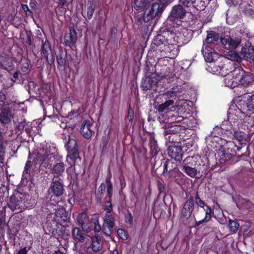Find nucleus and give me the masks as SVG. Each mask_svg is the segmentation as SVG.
I'll return each mask as SVG.
<instances>
[{"mask_svg":"<svg viewBox=\"0 0 254 254\" xmlns=\"http://www.w3.org/2000/svg\"><path fill=\"white\" fill-rule=\"evenodd\" d=\"M228 118V121L223 122L221 127H216L213 130L216 132L225 130L226 132L222 134L223 138H225V135L230 138L234 136L241 144H246L250 139L249 136L240 129L251 130L254 125V120L250 116L246 115L236 106L230 107Z\"/></svg>","mask_w":254,"mask_h":254,"instance_id":"obj_1","label":"nucleus"},{"mask_svg":"<svg viewBox=\"0 0 254 254\" xmlns=\"http://www.w3.org/2000/svg\"><path fill=\"white\" fill-rule=\"evenodd\" d=\"M220 41L225 48L234 49L240 45L241 42V39L238 37H231L226 35L223 37H221Z\"/></svg>","mask_w":254,"mask_h":254,"instance_id":"obj_9","label":"nucleus"},{"mask_svg":"<svg viewBox=\"0 0 254 254\" xmlns=\"http://www.w3.org/2000/svg\"><path fill=\"white\" fill-rule=\"evenodd\" d=\"M13 118V115L8 108L2 109L0 113V121L4 124L9 123Z\"/></svg>","mask_w":254,"mask_h":254,"instance_id":"obj_23","label":"nucleus"},{"mask_svg":"<svg viewBox=\"0 0 254 254\" xmlns=\"http://www.w3.org/2000/svg\"><path fill=\"white\" fill-rule=\"evenodd\" d=\"M225 57L228 60L237 62H240L242 60L239 54L234 51H229L225 55Z\"/></svg>","mask_w":254,"mask_h":254,"instance_id":"obj_33","label":"nucleus"},{"mask_svg":"<svg viewBox=\"0 0 254 254\" xmlns=\"http://www.w3.org/2000/svg\"><path fill=\"white\" fill-rule=\"evenodd\" d=\"M112 254H121V253H120L119 251L117 249H115L113 251V253H112Z\"/></svg>","mask_w":254,"mask_h":254,"instance_id":"obj_64","label":"nucleus"},{"mask_svg":"<svg viewBox=\"0 0 254 254\" xmlns=\"http://www.w3.org/2000/svg\"><path fill=\"white\" fill-rule=\"evenodd\" d=\"M174 102L173 100H169L166 101L165 103L160 104L158 106L157 110L159 112H163L166 110L169 106L173 105Z\"/></svg>","mask_w":254,"mask_h":254,"instance_id":"obj_37","label":"nucleus"},{"mask_svg":"<svg viewBox=\"0 0 254 254\" xmlns=\"http://www.w3.org/2000/svg\"><path fill=\"white\" fill-rule=\"evenodd\" d=\"M220 39L219 34L216 32H211L207 34L205 39L206 45L211 44L215 41H217Z\"/></svg>","mask_w":254,"mask_h":254,"instance_id":"obj_32","label":"nucleus"},{"mask_svg":"<svg viewBox=\"0 0 254 254\" xmlns=\"http://www.w3.org/2000/svg\"><path fill=\"white\" fill-rule=\"evenodd\" d=\"M117 234L122 240H126L128 238L127 232L122 229H119L117 231Z\"/></svg>","mask_w":254,"mask_h":254,"instance_id":"obj_44","label":"nucleus"},{"mask_svg":"<svg viewBox=\"0 0 254 254\" xmlns=\"http://www.w3.org/2000/svg\"><path fill=\"white\" fill-rule=\"evenodd\" d=\"M159 77L156 74H152L146 80L142 82L144 90H148L154 86L159 80Z\"/></svg>","mask_w":254,"mask_h":254,"instance_id":"obj_20","label":"nucleus"},{"mask_svg":"<svg viewBox=\"0 0 254 254\" xmlns=\"http://www.w3.org/2000/svg\"><path fill=\"white\" fill-rule=\"evenodd\" d=\"M30 164H31L30 161H27L26 162V165H25V170H24V171L26 173H27V170L29 169V168L30 167Z\"/></svg>","mask_w":254,"mask_h":254,"instance_id":"obj_59","label":"nucleus"},{"mask_svg":"<svg viewBox=\"0 0 254 254\" xmlns=\"http://www.w3.org/2000/svg\"><path fill=\"white\" fill-rule=\"evenodd\" d=\"M216 132L214 130L210 135L206 137V143L211 148L215 149L217 151L218 158L221 163L229 160L232 155L229 152L227 144L231 142L230 140L225 138L216 135Z\"/></svg>","mask_w":254,"mask_h":254,"instance_id":"obj_3","label":"nucleus"},{"mask_svg":"<svg viewBox=\"0 0 254 254\" xmlns=\"http://www.w3.org/2000/svg\"><path fill=\"white\" fill-rule=\"evenodd\" d=\"M92 124L89 120H84L80 128V132L86 138L89 139L92 135V130L91 129Z\"/></svg>","mask_w":254,"mask_h":254,"instance_id":"obj_19","label":"nucleus"},{"mask_svg":"<svg viewBox=\"0 0 254 254\" xmlns=\"http://www.w3.org/2000/svg\"><path fill=\"white\" fill-rule=\"evenodd\" d=\"M195 200L196 204L198 206L203 208L205 212V216L204 219L198 222H207L209 221L211 219V213L212 212L211 208L208 205L205 204L204 201L200 198L197 193L196 194Z\"/></svg>","mask_w":254,"mask_h":254,"instance_id":"obj_13","label":"nucleus"},{"mask_svg":"<svg viewBox=\"0 0 254 254\" xmlns=\"http://www.w3.org/2000/svg\"><path fill=\"white\" fill-rule=\"evenodd\" d=\"M233 68L232 67L231 64H224L220 66H219L217 67L216 71L217 74L225 77L226 74L231 73L233 71Z\"/></svg>","mask_w":254,"mask_h":254,"instance_id":"obj_26","label":"nucleus"},{"mask_svg":"<svg viewBox=\"0 0 254 254\" xmlns=\"http://www.w3.org/2000/svg\"><path fill=\"white\" fill-rule=\"evenodd\" d=\"M192 37L191 31L186 28H183L181 31L171 33L169 36V40H173L175 44H178L179 46H181L187 44Z\"/></svg>","mask_w":254,"mask_h":254,"instance_id":"obj_6","label":"nucleus"},{"mask_svg":"<svg viewBox=\"0 0 254 254\" xmlns=\"http://www.w3.org/2000/svg\"><path fill=\"white\" fill-rule=\"evenodd\" d=\"M246 105L248 111L254 114V95H248Z\"/></svg>","mask_w":254,"mask_h":254,"instance_id":"obj_34","label":"nucleus"},{"mask_svg":"<svg viewBox=\"0 0 254 254\" xmlns=\"http://www.w3.org/2000/svg\"><path fill=\"white\" fill-rule=\"evenodd\" d=\"M196 0H179L180 4L184 6L189 7L192 5Z\"/></svg>","mask_w":254,"mask_h":254,"instance_id":"obj_49","label":"nucleus"},{"mask_svg":"<svg viewBox=\"0 0 254 254\" xmlns=\"http://www.w3.org/2000/svg\"><path fill=\"white\" fill-rule=\"evenodd\" d=\"M185 13V10L181 5L174 6L171 11L172 16L177 19L183 18Z\"/></svg>","mask_w":254,"mask_h":254,"instance_id":"obj_24","label":"nucleus"},{"mask_svg":"<svg viewBox=\"0 0 254 254\" xmlns=\"http://www.w3.org/2000/svg\"><path fill=\"white\" fill-rule=\"evenodd\" d=\"M42 53L44 57L46 58L47 62L49 63V56L52 55V50L50 43L47 40L43 43L42 46Z\"/></svg>","mask_w":254,"mask_h":254,"instance_id":"obj_31","label":"nucleus"},{"mask_svg":"<svg viewBox=\"0 0 254 254\" xmlns=\"http://www.w3.org/2000/svg\"><path fill=\"white\" fill-rule=\"evenodd\" d=\"M127 119L129 122H132L133 119V112L130 108L128 110Z\"/></svg>","mask_w":254,"mask_h":254,"instance_id":"obj_50","label":"nucleus"},{"mask_svg":"<svg viewBox=\"0 0 254 254\" xmlns=\"http://www.w3.org/2000/svg\"><path fill=\"white\" fill-rule=\"evenodd\" d=\"M150 149L152 154H156L158 151L157 141L154 138H151L149 140Z\"/></svg>","mask_w":254,"mask_h":254,"instance_id":"obj_40","label":"nucleus"},{"mask_svg":"<svg viewBox=\"0 0 254 254\" xmlns=\"http://www.w3.org/2000/svg\"><path fill=\"white\" fill-rule=\"evenodd\" d=\"M155 17L154 16L153 13L152 14V13L147 9L145 11L143 16V20L145 22H148L150 20L154 19Z\"/></svg>","mask_w":254,"mask_h":254,"instance_id":"obj_42","label":"nucleus"},{"mask_svg":"<svg viewBox=\"0 0 254 254\" xmlns=\"http://www.w3.org/2000/svg\"><path fill=\"white\" fill-rule=\"evenodd\" d=\"M106 189V185L104 183L101 184L100 187L98 188V191L100 193V194H103L105 191Z\"/></svg>","mask_w":254,"mask_h":254,"instance_id":"obj_52","label":"nucleus"},{"mask_svg":"<svg viewBox=\"0 0 254 254\" xmlns=\"http://www.w3.org/2000/svg\"><path fill=\"white\" fill-rule=\"evenodd\" d=\"M194 208V199L190 196L185 203L181 211V216L185 219L189 218Z\"/></svg>","mask_w":254,"mask_h":254,"instance_id":"obj_12","label":"nucleus"},{"mask_svg":"<svg viewBox=\"0 0 254 254\" xmlns=\"http://www.w3.org/2000/svg\"><path fill=\"white\" fill-rule=\"evenodd\" d=\"M64 164L62 162L57 163L53 167V171L57 175H62L64 171Z\"/></svg>","mask_w":254,"mask_h":254,"instance_id":"obj_36","label":"nucleus"},{"mask_svg":"<svg viewBox=\"0 0 254 254\" xmlns=\"http://www.w3.org/2000/svg\"><path fill=\"white\" fill-rule=\"evenodd\" d=\"M30 61L27 59H22L21 61V70L23 72H26L29 65Z\"/></svg>","mask_w":254,"mask_h":254,"instance_id":"obj_45","label":"nucleus"},{"mask_svg":"<svg viewBox=\"0 0 254 254\" xmlns=\"http://www.w3.org/2000/svg\"><path fill=\"white\" fill-rule=\"evenodd\" d=\"M240 227L239 223H228L227 227L232 233H235Z\"/></svg>","mask_w":254,"mask_h":254,"instance_id":"obj_43","label":"nucleus"},{"mask_svg":"<svg viewBox=\"0 0 254 254\" xmlns=\"http://www.w3.org/2000/svg\"><path fill=\"white\" fill-rule=\"evenodd\" d=\"M82 230L86 232H90L93 227V223H80Z\"/></svg>","mask_w":254,"mask_h":254,"instance_id":"obj_48","label":"nucleus"},{"mask_svg":"<svg viewBox=\"0 0 254 254\" xmlns=\"http://www.w3.org/2000/svg\"><path fill=\"white\" fill-rule=\"evenodd\" d=\"M171 122L172 125L171 127L165 130L164 135L166 139L168 140L169 142H173V139L171 138V136L169 135V134H178L182 131L183 128L180 125H177V123H173L172 121Z\"/></svg>","mask_w":254,"mask_h":254,"instance_id":"obj_15","label":"nucleus"},{"mask_svg":"<svg viewBox=\"0 0 254 254\" xmlns=\"http://www.w3.org/2000/svg\"><path fill=\"white\" fill-rule=\"evenodd\" d=\"M159 2L158 3L161 5L162 4L164 8L167 3L168 0H159Z\"/></svg>","mask_w":254,"mask_h":254,"instance_id":"obj_60","label":"nucleus"},{"mask_svg":"<svg viewBox=\"0 0 254 254\" xmlns=\"http://www.w3.org/2000/svg\"><path fill=\"white\" fill-rule=\"evenodd\" d=\"M209 46L204 45L202 47L201 52L203 55L204 58L207 62H212L214 61L213 54L208 50Z\"/></svg>","mask_w":254,"mask_h":254,"instance_id":"obj_30","label":"nucleus"},{"mask_svg":"<svg viewBox=\"0 0 254 254\" xmlns=\"http://www.w3.org/2000/svg\"><path fill=\"white\" fill-rule=\"evenodd\" d=\"M241 54L247 60L254 59V47L250 45H246L242 48Z\"/></svg>","mask_w":254,"mask_h":254,"instance_id":"obj_22","label":"nucleus"},{"mask_svg":"<svg viewBox=\"0 0 254 254\" xmlns=\"http://www.w3.org/2000/svg\"><path fill=\"white\" fill-rule=\"evenodd\" d=\"M158 189L159 190L160 193L163 192L164 190V187L163 185L160 182L158 184Z\"/></svg>","mask_w":254,"mask_h":254,"instance_id":"obj_58","label":"nucleus"},{"mask_svg":"<svg viewBox=\"0 0 254 254\" xmlns=\"http://www.w3.org/2000/svg\"><path fill=\"white\" fill-rule=\"evenodd\" d=\"M201 161V158L198 155L188 157L183 162V167H185V166L194 168L202 167L200 163Z\"/></svg>","mask_w":254,"mask_h":254,"instance_id":"obj_16","label":"nucleus"},{"mask_svg":"<svg viewBox=\"0 0 254 254\" xmlns=\"http://www.w3.org/2000/svg\"><path fill=\"white\" fill-rule=\"evenodd\" d=\"M22 8L25 11L26 10H29V8H28V6L27 5H26V4H22Z\"/></svg>","mask_w":254,"mask_h":254,"instance_id":"obj_63","label":"nucleus"},{"mask_svg":"<svg viewBox=\"0 0 254 254\" xmlns=\"http://www.w3.org/2000/svg\"><path fill=\"white\" fill-rule=\"evenodd\" d=\"M202 166V167H200L198 168L185 166V167H183V170L190 177L194 178L197 175V172H201L203 173L207 170V166L204 164H203Z\"/></svg>","mask_w":254,"mask_h":254,"instance_id":"obj_18","label":"nucleus"},{"mask_svg":"<svg viewBox=\"0 0 254 254\" xmlns=\"http://www.w3.org/2000/svg\"><path fill=\"white\" fill-rule=\"evenodd\" d=\"M8 207L12 210H22L25 208L29 207L26 205L24 199L20 196H11L8 203Z\"/></svg>","mask_w":254,"mask_h":254,"instance_id":"obj_10","label":"nucleus"},{"mask_svg":"<svg viewBox=\"0 0 254 254\" xmlns=\"http://www.w3.org/2000/svg\"><path fill=\"white\" fill-rule=\"evenodd\" d=\"M108 205L106 208V212L107 213H110L112 210V205L110 202V201H108L107 202Z\"/></svg>","mask_w":254,"mask_h":254,"instance_id":"obj_56","label":"nucleus"},{"mask_svg":"<svg viewBox=\"0 0 254 254\" xmlns=\"http://www.w3.org/2000/svg\"><path fill=\"white\" fill-rule=\"evenodd\" d=\"M170 121L173 123H179L183 128H190L193 127L194 119L192 117L184 118L181 116L173 115L169 118Z\"/></svg>","mask_w":254,"mask_h":254,"instance_id":"obj_11","label":"nucleus"},{"mask_svg":"<svg viewBox=\"0 0 254 254\" xmlns=\"http://www.w3.org/2000/svg\"><path fill=\"white\" fill-rule=\"evenodd\" d=\"M94 224V229L95 232H99L101 230V226L99 224V223H93Z\"/></svg>","mask_w":254,"mask_h":254,"instance_id":"obj_54","label":"nucleus"},{"mask_svg":"<svg viewBox=\"0 0 254 254\" xmlns=\"http://www.w3.org/2000/svg\"><path fill=\"white\" fill-rule=\"evenodd\" d=\"M103 248V244L101 242V237L99 235H95L92 239L91 248L94 252H99Z\"/></svg>","mask_w":254,"mask_h":254,"instance_id":"obj_25","label":"nucleus"},{"mask_svg":"<svg viewBox=\"0 0 254 254\" xmlns=\"http://www.w3.org/2000/svg\"><path fill=\"white\" fill-rule=\"evenodd\" d=\"M177 91H178V88L177 87H173L171 88L169 91H167L164 94V96L166 99L171 98V97H174L177 96Z\"/></svg>","mask_w":254,"mask_h":254,"instance_id":"obj_39","label":"nucleus"},{"mask_svg":"<svg viewBox=\"0 0 254 254\" xmlns=\"http://www.w3.org/2000/svg\"><path fill=\"white\" fill-rule=\"evenodd\" d=\"M47 219V222H65L68 219V215L64 208H61L57 209L55 213L48 214Z\"/></svg>","mask_w":254,"mask_h":254,"instance_id":"obj_8","label":"nucleus"},{"mask_svg":"<svg viewBox=\"0 0 254 254\" xmlns=\"http://www.w3.org/2000/svg\"><path fill=\"white\" fill-rule=\"evenodd\" d=\"M53 254H65L64 252H62L61 251L58 250L57 251H55Z\"/></svg>","mask_w":254,"mask_h":254,"instance_id":"obj_62","label":"nucleus"},{"mask_svg":"<svg viewBox=\"0 0 254 254\" xmlns=\"http://www.w3.org/2000/svg\"><path fill=\"white\" fill-rule=\"evenodd\" d=\"M57 151L54 144L47 143L45 147L40 150L34 158V163L45 167H48L50 166V163L57 158L58 155Z\"/></svg>","mask_w":254,"mask_h":254,"instance_id":"obj_4","label":"nucleus"},{"mask_svg":"<svg viewBox=\"0 0 254 254\" xmlns=\"http://www.w3.org/2000/svg\"><path fill=\"white\" fill-rule=\"evenodd\" d=\"M236 79L237 86L241 85L247 87L252 85L254 82V77L252 74L245 71L242 68L235 69Z\"/></svg>","mask_w":254,"mask_h":254,"instance_id":"obj_7","label":"nucleus"},{"mask_svg":"<svg viewBox=\"0 0 254 254\" xmlns=\"http://www.w3.org/2000/svg\"><path fill=\"white\" fill-rule=\"evenodd\" d=\"M168 155L176 161H180L182 158V148L180 146H171L168 149Z\"/></svg>","mask_w":254,"mask_h":254,"instance_id":"obj_17","label":"nucleus"},{"mask_svg":"<svg viewBox=\"0 0 254 254\" xmlns=\"http://www.w3.org/2000/svg\"><path fill=\"white\" fill-rule=\"evenodd\" d=\"M63 138L68 151L66 162L69 165L72 166L75 159L79 157L76 142L74 139L70 138L68 135L66 136H63Z\"/></svg>","mask_w":254,"mask_h":254,"instance_id":"obj_5","label":"nucleus"},{"mask_svg":"<svg viewBox=\"0 0 254 254\" xmlns=\"http://www.w3.org/2000/svg\"><path fill=\"white\" fill-rule=\"evenodd\" d=\"M235 69L233 70L231 73L226 75L223 81L225 85L231 88L237 86V80L236 79Z\"/></svg>","mask_w":254,"mask_h":254,"instance_id":"obj_21","label":"nucleus"},{"mask_svg":"<svg viewBox=\"0 0 254 254\" xmlns=\"http://www.w3.org/2000/svg\"><path fill=\"white\" fill-rule=\"evenodd\" d=\"M106 182L107 185V193L109 197H111L113 192V186L110 179H107Z\"/></svg>","mask_w":254,"mask_h":254,"instance_id":"obj_46","label":"nucleus"},{"mask_svg":"<svg viewBox=\"0 0 254 254\" xmlns=\"http://www.w3.org/2000/svg\"><path fill=\"white\" fill-rule=\"evenodd\" d=\"M3 153L0 150V163H1L3 159Z\"/></svg>","mask_w":254,"mask_h":254,"instance_id":"obj_61","label":"nucleus"},{"mask_svg":"<svg viewBox=\"0 0 254 254\" xmlns=\"http://www.w3.org/2000/svg\"><path fill=\"white\" fill-rule=\"evenodd\" d=\"M149 0H135L134 8L135 9H139L144 7Z\"/></svg>","mask_w":254,"mask_h":254,"instance_id":"obj_41","label":"nucleus"},{"mask_svg":"<svg viewBox=\"0 0 254 254\" xmlns=\"http://www.w3.org/2000/svg\"><path fill=\"white\" fill-rule=\"evenodd\" d=\"M25 126V122H21L18 124V125L17 126V128L19 130H22Z\"/></svg>","mask_w":254,"mask_h":254,"instance_id":"obj_55","label":"nucleus"},{"mask_svg":"<svg viewBox=\"0 0 254 254\" xmlns=\"http://www.w3.org/2000/svg\"><path fill=\"white\" fill-rule=\"evenodd\" d=\"M72 235L75 239L80 242H84L85 240V238L83 236L81 230L78 228H74L73 229Z\"/></svg>","mask_w":254,"mask_h":254,"instance_id":"obj_35","label":"nucleus"},{"mask_svg":"<svg viewBox=\"0 0 254 254\" xmlns=\"http://www.w3.org/2000/svg\"><path fill=\"white\" fill-rule=\"evenodd\" d=\"M28 250L26 247L21 248L17 252L16 254H27Z\"/></svg>","mask_w":254,"mask_h":254,"instance_id":"obj_53","label":"nucleus"},{"mask_svg":"<svg viewBox=\"0 0 254 254\" xmlns=\"http://www.w3.org/2000/svg\"><path fill=\"white\" fill-rule=\"evenodd\" d=\"M147 10L152 14L153 13L155 17L159 16L164 10V6L162 4H159V3L155 2L153 3L151 7Z\"/></svg>","mask_w":254,"mask_h":254,"instance_id":"obj_27","label":"nucleus"},{"mask_svg":"<svg viewBox=\"0 0 254 254\" xmlns=\"http://www.w3.org/2000/svg\"><path fill=\"white\" fill-rule=\"evenodd\" d=\"M5 99V96L4 94L0 92V108L4 105V100Z\"/></svg>","mask_w":254,"mask_h":254,"instance_id":"obj_51","label":"nucleus"},{"mask_svg":"<svg viewBox=\"0 0 254 254\" xmlns=\"http://www.w3.org/2000/svg\"><path fill=\"white\" fill-rule=\"evenodd\" d=\"M96 6V3L95 0H88L86 8V17L88 19H90L92 17Z\"/></svg>","mask_w":254,"mask_h":254,"instance_id":"obj_29","label":"nucleus"},{"mask_svg":"<svg viewBox=\"0 0 254 254\" xmlns=\"http://www.w3.org/2000/svg\"><path fill=\"white\" fill-rule=\"evenodd\" d=\"M76 40V32L73 29H70L69 35H66L64 38V42L66 46H70L75 42Z\"/></svg>","mask_w":254,"mask_h":254,"instance_id":"obj_28","label":"nucleus"},{"mask_svg":"<svg viewBox=\"0 0 254 254\" xmlns=\"http://www.w3.org/2000/svg\"><path fill=\"white\" fill-rule=\"evenodd\" d=\"M168 43V40L162 35H158L155 37L150 46L149 52L153 56L169 57L173 59L176 57L179 51L176 44Z\"/></svg>","mask_w":254,"mask_h":254,"instance_id":"obj_2","label":"nucleus"},{"mask_svg":"<svg viewBox=\"0 0 254 254\" xmlns=\"http://www.w3.org/2000/svg\"><path fill=\"white\" fill-rule=\"evenodd\" d=\"M64 191V185L59 181H53L48 189L49 194H52L56 197H59L63 194Z\"/></svg>","mask_w":254,"mask_h":254,"instance_id":"obj_14","label":"nucleus"},{"mask_svg":"<svg viewBox=\"0 0 254 254\" xmlns=\"http://www.w3.org/2000/svg\"><path fill=\"white\" fill-rule=\"evenodd\" d=\"M114 223H104L102 231L106 235L110 236L111 234V229L114 226Z\"/></svg>","mask_w":254,"mask_h":254,"instance_id":"obj_38","label":"nucleus"},{"mask_svg":"<svg viewBox=\"0 0 254 254\" xmlns=\"http://www.w3.org/2000/svg\"><path fill=\"white\" fill-rule=\"evenodd\" d=\"M77 222H84L87 220V216L86 212L79 214L76 218Z\"/></svg>","mask_w":254,"mask_h":254,"instance_id":"obj_47","label":"nucleus"},{"mask_svg":"<svg viewBox=\"0 0 254 254\" xmlns=\"http://www.w3.org/2000/svg\"><path fill=\"white\" fill-rule=\"evenodd\" d=\"M170 163V161L166 162L164 165V170L163 171V173L165 174V173H167L168 171V167Z\"/></svg>","mask_w":254,"mask_h":254,"instance_id":"obj_57","label":"nucleus"}]
</instances>
